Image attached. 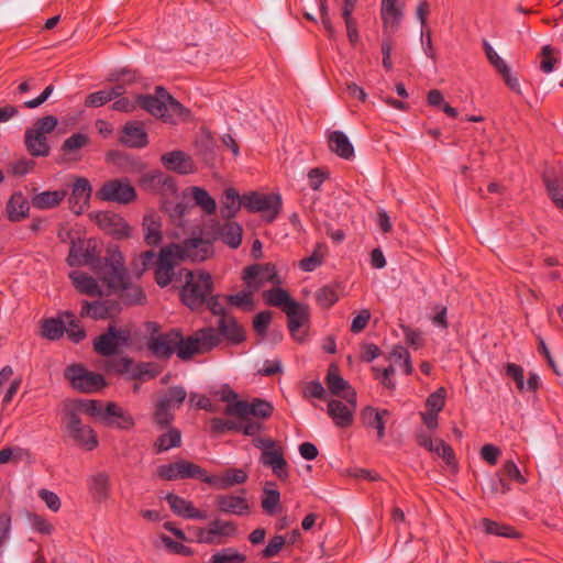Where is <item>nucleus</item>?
<instances>
[{
  "label": "nucleus",
  "instance_id": "nucleus-52",
  "mask_svg": "<svg viewBox=\"0 0 563 563\" xmlns=\"http://www.w3.org/2000/svg\"><path fill=\"white\" fill-rule=\"evenodd\" d=\"M64 319H66L65 332L67 333L69 340L74 343H79L86 338V331L80 325L78 319H76L75 314L71 312H65Z\"/></svg>",
  "mask_w": 563,
  "mask_h": 563
},
{
  "label": "nucleus",
  "instance_id": "nucleus-58",
  "mask_svg": "<svg viewBox=\"0 0 563 563\" xmlns=\"http://www.w3.org/2000/svg\"><path fill=\"white\" fill-rule=\"evenodd\" d=\"M254 291L255 290L249 288V290H244L239 294L228 296L227 300L231 306L241 308L244 311H252L254 309Z\"/></svg>",
  "mask_w": 563,
  "mask_h": 563
},
{
  "label": "nucleus",
  "instance_id": "nucleus-11",
  "mask_svg": "<svg viewBox=\"0 0 563 563\" xmlns=\"http://www.w3.org/2000/svg\"><path fill=\"white\" fill-rule=\"evenodd\" d=\"M178 244H170L161 249L156 260L155 280L158 286L166 287L175 276V267L181 262Z\"/></svg>",
  "mask_w": 563,
  "mask_h": 563
},
{
  "label": "nucleus",
  "instance_id": "nucleus-30",
  "mask_svg": "<svg viewBox=\"0 0 563 563\" xmlns=\"http://www.w3.org/2000/svg\"><path fill=\"white\" fill-rule=\"evenodd\" d=\"M161 159L167 169L181 175H187L195 170L194 161L183 151L168 152L164 154Z\"/></svg>",
  "mask_w": 563,
  "mask_h": 563
},
{
  "label": "nucleus",
  "instance_id": "nucleus-25",
  "mask_svg": "<svg viewBox=\"0 0 563 563\" xmlns=\"http://www.w3.org/2000/svg\"><path fill=\"white\" fill-rule=\"evenodd\" d=\"M103 426L120 430H131L135 426L134 418L115 402L106 405Z\"/></svg>",
  "mask_w": 563,
  "mask_h": 563
},
{
  "label": "nucleus",
  "instance_id": "nucleus-49",
  "mask_svg": "<svg viewBox=\"0 0 563 563\" xmlns=\"http://www.w3.org/2000/svg\"><path fill=\"white\" fill-rule=\"evenodd\" d=\"M65 320L55 318L45 319L42 322V336L52 341L58 340L65 332Z\"/></svg>",
  "mask_w": 563,
  "mask_h": 563
},
{
  "label": "nucleus",
  "instance_id": "nucleus-12",
  "mask_svg": "<svg viewBox=\"0 0 563 563\" xmlns=\"http://www.w3.org/2000/svg\"><path fill=\"white\" fill-rule=\"evenodd\" d=\"M273 411V405L261 398H254L252 401H235L227 405L224 409L227 416L235 417L239 420H247L251 416L256 420H265L272 416Z\"/></svg>",
  "mask_w": 563,
  "mask_h": 563
},
{
  "label": "nucleus",
  "instance_id": "nucleus-33",
  "mask_svg": "<svg viewBox=\"0 0 563 563\" xmlns=\"http://www.w3.org/2000/svg\"><path fill=\"white\" fill-rule=\"evenodd\" d=\"M217 333L222 335L228 342L239 344L245 340L244 329L238 323L235 318L228 316L220 318L218 321Z\"/></svg>",
  "mask_w": 563,
  "mask_h": 563
},
{
  "label": "nucleus",
  "instance_id": "nucleus-15",
  "mask_svg": "<svg viewBox=\"0 0 563 563\" xmlns=\"http://www.w3.org/2000/svg\"><path fill=\"white\" fill-rule=\"evenodd\" d=\"M343 398L346 400V404L336 399H332L328 404V415L334 424L340 428H346L352 424L356 409V393L354 390L346 391Z\"/></svg>",
  "mask_w": 563,
  "mask_h": 563
},
{
  "label": "nucleus",
  "instance_id": "nucleus-10",
  "mask_svg": "<svg viewBox=\"0 0 563 563\" xmlns=\"http://www.w3.org/2000/svg\"><path fill=\"white\" fill-rule=\"evenodd\" d=\"M96 196L102 201L120 205H129L137 197L134 187L128 178L111 179L103 183Z\"/></svg>",
  "mask_w": 563,
  "mask_h": 563
},
{
  "label": "nucleus",
  "instance_id": "nucleus-50",
  "mask_svg": "<svg viewBox=\"0 0 563 563\" xmlns=\"http://www.w3.org/2000/svg\"><path fill=\"white\" fill-rule=\"evenodd\" d=\"M192 199L207 214H213L217 210L216 200L201 187L191 188Z\"/></svg>",
  "mask_w": 563,
  "mask_h": 563
},
{
  "label": "nucleus",
  "instance_id": "nucleus-41",
  "mask_svg": "<svg viewBox=\"0 0 563 563\" xmlns=\"http://www.w3.org/2000/svg\"><path fill=\"white\" fill-rule=\"evenodd\" d=\"M243 206V196L240 197L234 188H228L223 192L221 200V216L223 219H232Z\"/></svg>",
  "mask_w": 563,
  "mask_h": 563
},
{
  "label": "nucleus",
  "instance_id": "nucleus-8",
  "mask_svg": "<svg viewBox=\"0 0 563 563\" xmlns=\"http://www.w3.org/2000/svg\"><path fill=\"white\" fill-rule=\"evenodd\" d=\"M156 476L167 482L189 478L202 482L205 468L194 462L181 459L173 463L159 465L156 468Z\"/></svg>",
  "mask_w": 563,
  "mask_h": 563
},
{
  "label": "nucleus",
  "instance_id": "nucleus-29",
  "mask_svg": "<svg viewBox=\"0 0 563 563\" xmlns=\"http://www.w3.org/2000/svg\"><path fill=\"white\" fill-rule=\"evenodd\" d=\"M88 492L96 503H103L110 497L111 483L110 477L104 472L91 475L87 479Z\"/></svg>",
  "mask_w": 563,
  "mask_h": 563
},
{
  "label": "nucleus",
  "instance_id": "nucleus-2",
  "mask_svg": "<svg viewBox=\"0 0 563 563\" xmlns=\"http://www.w3.org/2000/svg\"><path fill=\"white\" fill-rule=\"evenodd\" d=\"M136 102L142 109L166 123L175 124L178 119L189 115V110L162 86L156 87L154 95H139Z\"/></svg>",
  "mask_w": 563,
  "mask_h": 563
},
{
  "label": "nucleus",
  "instance_id": "nucleus-64",
  "mask_svg": "<svg viewBox=\"0 0 563 563\" xmlns=\"http://www.w3.org/2000/svg\"><path fill=\"white\" fill-rule=\"evenodd\" d=\"M555 51L551 45H544L541 49L540 68L543 73L549 74L553 71L558 59L554 56Z\"/></svg>",
  "mask_w": 563,
  "mask_h": 563
},
{
  "label": "nucleus",
  "instance_id": "nucleus-19",
  "mask_svg": "<svg viewBox=\"0 0 563 563\" xmlns=\"http://www.w3.org/2000/svg\"><path fill=\"white\" fill-rule=\"evenodd\" d=\"M99 261L95 245L90 241H80L73 243L69 249L67 263L69 266H92L95 267Z\"/></svg>",
  "mask_w": 563,
  "mask_h": 563
},
{
  "label": "nucleus",
  "instance_id": "nucleus-26",
  "mask_svg": "<svg viewBox=\"0 0 563 563\" xmlns=\"http://www.w3.org/2000/svg\"><path fill=\"white\" fill-rule=\"evenodd\" d=\"M97 222L100 229L117 239L128 238L130 235L131 227L117 213H99L97 216Z\"/></svg>",
  "mask_w": 563,
  "mask_h": 563
},
{
  "label": "nucleus",
  "instance_id": "nucleus-36",
  "mask_svg": "<svg viewBox=\"0 0 563 563\" xmlns=\"http://www.w3.org/2000/svg\"><path fill=\"white\" fill-rule=\"evenodd\" d=\"M30 203L22 192H14L5 206L7 217L11 222H20L29 214Z\"/></svg>",
  "mask_w": 563,
  "mask_h": 563
},
{
  "label": "nucleus",
  "instance_id": "nucleus-6",
  "mask_svg": "<svg viewBox=\"0 0 563 563\" xmlns=\"http://www.w3.org/2000/svg\"><path fill=\"white\" fill-rule=\"evenodd\" d=\"M282 197L278 194L251 191L243 195V207L252 213H262L267 222H273L282 210Z\"/></svg>",
  "mask_w": 563,
  "mask_h": 563
},
{
  "label": "nucleus",
  "instance_id": "nucleus-45",
  "mask_svg": "<svg viewBox=\"0 0 563 563\" xmlns=\"http://www.w3.org/2000/svg\"><path fill=\"white\" fill-rule=\"evenodd\" d=\"M325 383L329 391L332 395L340 396L342 391L352 390L349 383L340 375L339 368L335 364H330L325 377Z\"/></svg>",
  "mask_w": 563,
  "mask_h": 563
},
{
  "label": "nucleus",
  "instance_id": "nucleus-54",
  "mask_svg": "<svg viewBox=\"0 0 563 563\" xmlns=\"http://www.w3.org/2000/svg\"><path fill=\"white\" fill-rule=\"evenodd\" d=\"M384 416H388L387 410L377 411L368 407L364 411V418L367 419L368 426L377 430L378 440H382L385 435Z\"/></svg>",
  "mask_w": 563,
  "mask_h": 563
},
{
  "label": "nucleus",
  "instance_id": "nucleus-3",
  "mask_svg": "<svg viewBox=\"0 0 563 563\" xmlns=\"http://www.w3.org/2000/svg\"><path fill=\"white\" fill-rule=\"evenodd\" d=\"M186 284L180 291L181 300L195 310L206 303L213 289L212 277L207 272L186 271Z\"/></svg>",
  "mask_w": 563,
  "mask_h": 563
},
{
  "label": "nucleus",
  "instance_id": "nucleus-40",
  "mask_svg": "<svg viewBox=\"0 0 563 563\" xmlns=\"http://www.w3.org/2000/svg\"><path fill=\"white\" fill-rule=\"evenodd\" d=\"M25 146L29 153L35 157H46L51 150L46 136L31 129L25 132Z\"/></svg>",
  "mask_w": 563,
  "mask_h": 563
},
{
  "label": "nucleus",
  "instance_id": "nucleus-46",
  "mask_svg": "<svg viewBox=\"0 0 563 563\" xmlns=\"http://www.w3.org/2000/svg\"><path fill=\"white\" fill-rule=\"evenodd\" d=\"M388 360L391 362L390 365H394L395 369L399 367L406 375H410L413 371L410 353L402 345L394 346L389 353Z\"/></svg>",
  "mask_w": 563,
  "mask_h": 563
},
{
  "label": "nucleus",
  "instance_id": "nucleus-47",
  "mask_svg": "<svg viewBox=\"0 0 563 563\" xmlns=\"http://www.w3.org/2000/svg\"><path fill=\"white\" fill-rule=\"evenodd\" d=\"M263 298L265 303L272 307L282 308L284 312L286 307H289L290 303L295 302L289 294L280 287H275L264 291Z\"/></svg>",
  "mask_w": 563,
  "mask_h": 563
},
{
  "label": "nucleus",
  "instance_id": "nucleus-14",
  "mask_svg": "<svg viewBox=\"0 0 563 563\" xmlns=\"http://www.w3.org/2000/svg\"><path fill=\"white\" fill-rule=\"evenodd\" d=\"M243 280L247 288L252 290L260 289L266 283H272L274 285L282 284L275 266L271 263L246 266L243 271Z\"/></svg>",
  "mask_w": 563,
  "mask_h": 563
},
{
  "label": "nucleus",
  "instance_id": "nucleus-56",
  "mask_svg": "<svg viewBox=\"0 0 563 563\" xmlns=\"http://www.w3.org/2000/svg\"><path fill=\"white\" fill-rule=\"evenodd\" d=\"M170 409V407L166 406L161 400L156 402L153 419L155 424L161 430H165L166 428L172 427V422L174 421V415L172 413Z\"/></svg>",
  "mask_w": 563,
  "mask_h": 563
},
{
  "label": "nucleus",
  "instance_id": "nucleus-28",
  "mask_svg": "<svg viewBox=\"0 0 563 563\" xmlns=\"http://www.w3.org/2000/svg\"><path fill=\"white\" fill-rule=\"evenodd\" d=\"M106 161L115 165L120 172L126 174H137L144 170V163L130 154L119 151H110L106 154Z\"/></svg>",
  "mask_w": 563,
  "mask_h": 563
},
{
  "label": "nucleus",
  "instance_id": "nucleus-35",
  "mask_svg": "<svg viewBox=\"0 0 563 563\" xmlns=\"http://www.w3.org/2000/svg\"><path fill=\"white\" fill-rule=\"evenodd\" d=\"M69 278L74 287L87 296H101L102 290L98 282L88 274L80 271H73L69 273Z\"/></svg>",
  "mask_w": 563,
  "mask_h": 563
},
{
  "label": "nucleus",
  "instance_id": "nucleus-32",
  "mask_svg": "<svg viewBox=\"0 0 563 563\" xmlns=\"http://www.w3.org/2000/svg\"><path fill=\"white\" fill-rule=\"evenodd\" d=\"M543 184L547 188V192L553 203L563 209V178L562 176L553 168L545 169L542 175Z\"/></svg>",
  "mask_w": 563,
  "mask_h": 563
},
{
  "label": "nucleus",
  "instance_id": "nucleus-38",
  "mask_svg": "<svg viewBox=\"0 0 563 563\" xmlns=\"http://www.w3.org/2000/svg\"><path fill=\"white\" fill-rule=\"evenodd\" d=\"M330 150L338 156L350 159L354 156V147L349 137L341 131H333L328 136Z\"/></svg>",
  "mask_w": 563,
  "mask_h": 563
},
{
  "label": "nucleus",
  "instance_id": "nucleus-37",
  "mask_svg": "<svg viewBox=\"0 0 563 563\" xmlns=\"http://www.w3.org/2000/svg\"><path fill=\"white\" fill-rule=\"evenodd\" d=\"M141 186L148 191L175 190L173 179L162 172H152L141 178Z\"/></svg>",
  "mask_w": 563,
  "mask_h": 563
},
{
  "label": "nucleus",
  "instance_id": "nucleus-5",
  "mask_svg": "<svg viewBox=\"0 0 563 563\" xmlns=\"http://www.w3.org/2000/svg\"><path fill=\"white\" fill-rule=\"evenodd\" d=\"M189 531L192 533L191 541L209 545H223L239 533L234 521L221 518L213 519L206 527L189 528Z\"/></svg>",
  "mask_w": 563,
  "mask_h": 563
},
{
  "label": "nucleus",
  "instance_id": "nucleus-51",
  "mask_svg": "<svg viewBox=\"0 0 563 563\" xmlns=\"http://www.w3.org/2000/svg\"><path fill=\"white\" fill-rule=\"evenodd\" d=\"M268 486H274V483H267L263 490L262 508L267 515H274L277 512L280 503V494L277 489Z\"/></svg>",
  "mask_w": 563,
  "mask_h": 563
},
{
  "label": "nucleus",
  "instance_id": "nucleus-23",
  "mask_svg": "<svg viewBox=\"0 0 563 563\" xmlns=\"http://www.w3.org/2000/svg\"><path fill=\"white\" fill-rule=\"evenodd\" d=\"M119 141L131 148H143L148 144L147 133L142 122L130 121L124 124Z\"/></svg>",
  "mask_w": 563,
  "mask_h": 563
},
{
  "label": "nucleus",
  "instance_id": "nucleus-16",
  "mask_svg": "<svg viewBox=\"0 0 563 563\" xmlns=\"http://www.w3.org/2000/svg\"><path fill=\"white\" fill-rule=\"evenodd\" d=\"M67 431L70 438L87 451L98 446V439L91 427L82 424L75 410L67 411Z\"/></svg>",
  "mask_w": 563,
  "mask_h": 563
},
{
  "label": "nucleus",
  "instance_id": "nucleus-4",
  "mask_svg": "<svg viewBox=\"0 0 563 563\" xmlns=\"http://www.w3.org/2000/svg\"><path fill=\"white\" fill-rule=\"evenodd\" d=\"M220 341L217 330L211 327L199 329L188 336L181 334L177 357L185 362L190 361L195 355L210 352Z\"/></svg>",
  "mask_w": 563,
  "mask_h": 563
},
{
  "label": "nucleus",
  "instance_id": "nucleus-9",
  "mask_svg": "<svg viewBox=\"0 0 563 563\" xmlns=\"http://www.w3.org/2000/svg\"><path fill=\"white\" fill-rule=\"evenodd\" d=\"M150 327H153V332L147 346L152 354L157 358H169L174 353L177 355L178 345L181 342V330L174 328L166 333H155L157 325L150 323Z\"/></svg>",
  "mask_w": 563,
  "mask_h": 563
},
{
  "label": "nucleus",
  "instance_id": "nucleus-34",
  "mask_svg": "<svg viewBox=\"0 0 563 563\" xmlns=\"http://www.w3.org/2000/svg\"><path fill=\"white\" fill-rule=\"evenodd\" d=\"M144 241L150 246H156L162 242V222L155 212L146 213L143 218Z\"/></svg>",
  "mask_w": 563,
  "mask_h": 563
},
{
  "label": "nucleus",
  "instance_id": "nucleus-42",
  "mask_svg": "<svg viewBox=\"0 0 563 563\" xmlns=\"http://www.w3.org/2000/svg\"><path fill=\"white\" fill-rule=\"evenodd\" d=\"M181 445V431L177 428L169 427L153 443L156 453H163Z\"/></svg>",
  "mask_w": 563,
  "mask_h": 563
},
{
  "label": "nucleus",
  "instance_id": "nucleus-55",
  "mask_svg": "<svg viewBox=\"0 0 563 563\" xmlns=\"http://www.w3.org/2000/svg\"><path fill=\"white\" fill-rule=\"evenodd\" d=\"M246 555L239 551L227 548L212 554L208 563H245Z\"/></svg>",
  "mask_w": 563,
  "mask_h": 563
},
{
  "label": "nucleus",
  "instance_id": "nucleus-39",
  "mask_svg": "<svg viewBox=\"0 0 563 563\" xmlns=\"http://www.w3.org/2000/svg\"><path fill=\"white\" fill-rule=\"evenodd\" d=\"M67 191L64 189L60 190H46L40 194H36L32 197L31 203L34 208L38 210L53 209L60 205V202L66 198Z\"/></svg>",
  "mask_w": 563,
  "mask_h": 563
},
{
  "label": "nucleus",
  "instance_id": "nucleus-1",
  "mask_svg": "<svg viewBox=\"0 0 563 563\" xmlns=\"http://www.w3.org/2000/svg\"><path fill=\"white\" fill-rule=\"evenodd\" d=\"M97 273L110 289L120 290V298L125 303L142 305L145 301L143 289L139 285L130 283L124 257L117 246L107 250V255Z\"/></svg>",
  "mask_w": 563,
  "mask_h": 563
},
{
  "label": "nucleus",
  "instance_id": "nucleus-48",
  "mask_svg": "<svg viewBox=\"0 0 563 563\" xmlns=\"http://www.w3.org/2000/svg\"><path fill=\"white\" fill-rule=\"evenodd\" d=\"M482 525L484 527V530L488 534H494L498 537H505V538H511V539H519L521 538V533L518 532L514 527L499 523L496 521H493L490 519H483Z\"/></svg>",
  "mask_w": 563,
  "mask_h": 563
},
{
  "label": "nucleus",
  "instance_id": "nucleus-44",
  "mask_svg": "<svg viewBox=\"0 0 563 563\" xmlns=\"http://www.w3.org/2000/svg\"><path fill=\"white\" fill-rule=\"evenodd\" d=\"M220 239L231 249H238L242 243L243 229L238 222H227L220 229Z\"/></svg>",
  "mask_w": 563,
  "mask_h": 563
},
{
  "label": "nucleus",
  "instance_id": "nucleus-63",
  "mask_svg": "<svg viewBox=\"0 0 563 563\" xmlns=\"http://www.w3.org/2000/svg\"><path fill=\"white\" fill-rule=\"evenodd\" d=\"M210 428L211 431L216 434L225 433L229 431H235L238 432V429L240 428V423L238 421L223 419V418H212L210 420Z\"/></svg>",
  "mask_w": 563,
  "mask_h": 563
},
{
  "label": "nucleus",
  "instance_id": "nucleus-17",
  "mask_svg": "<svg viewBox=\"0 0 563 563\" xmlns=\"http://www.w3.org/2000/svg\"><path fill=\"white\" fill-rule=\"evenodd\" d=\"M216 509L225 515L247 516L251 507L244 496L234 494L216 495L213 499Z\"/></svg>",
  "mask_w": 563,
  "mask_h": 563
},
{
  "label": "nucleus",
  "instance_id": "nucleus-24",
  "mask_svg": "<svg viewBox=\"0 0 563 563\" xmlns=\"http://www.w3.org/2000/svg\"><path fill=\"white\" fill-rule=\"evenodd\" d=\"M165 500L168 503L170 510L179 517L197 520H206L208 518L206 511L196 508L191 501L174 493H168L165 496Z\"/></svg>",
  "mask_w": 563,
  "mask_h": 563
},
{
  "label": "nucleus",
  "instance_id": "nucleus-27",
  "mask_svg": "<svg viewBox=\"0 0 563 563\" xmlns=\"http://www.w3.org/2000/svg\"><path fill=\"white\" fill-rule=\"evenodd\" d=\"M247 474L242 468H229L223 476L209 475L205 470L202 482L213 486L217 489H229L235 485L245 483Z\"/></svg>",
  "mask_w": 563,
  "mask_h": 563
},
{
  "label": "nucleus",
  "instance_id": "nucleus-31",
  "mask_svg": "<svg viewBox=\"0 0 563 563\" xmlns=\"http://www.w3.org/2000/svg\"><path fill=\"white\" fill-rule=\"evenodd\" d=\"M260 461L263 465L272 468L273 473L282 481H286L289 476L287 461L282 450H263Z\"/></svg>",
  "mask_w": 563,
  "mask_h": 563
},
{
  "label": "nucleus",
  "instance_id": "nucleus-22",
  "mask_svg": "<svg viewBox=\"0 0 563 563\" xmlns=\"http://www.w3.org/2000/svg\"><path fill=\"white\" fill-rule=\"evenodd\" d=\"M91 197V186L87 178L77 177L71 186L68 198L69 208L75 214H81L88 207Z\"/></svg>",
  "mask_w": 563,
  "mask_h": 563
},
{
  "label": "nucleus",
  "instance_id": "nucleus-61",
  "mask_svg": "<svg viewBox=\"0 0 563 563\" xmlns=\"http://www.w3.org/2000/svg\"><path fill=\"white\" fill-rule=\"evenodd\" d=\"M89 143V137L84 133H75L67 137L62 144V151L65 153H73Z\"/></svg>",
  "mask_w": 563,
  "mask_h": 563
},
{
  "label": "nucleus",
  "instance_id": "nucleus-62",
  "mask_svg": "<svg viewBox=\"0 0 563 563\" xmlns=\"http://www.w3.org/2000/svg\"><path fill=\"white\" fill-rule=\"evenodd\" d=\"M483 48L485 51L486 57L489 63L495 67V69L500 73H507V63L497 54V52L493 48V46L486 41H483Z\"/></svg>",
  "mask_w": 563,
  "mask_h": 563
},
{
  "label": "nucleus",
  "instance_id": "nucleus-7",
  "mask_svg": "<svg viewBox=\"0 0 563 563\" xmlns=\"http://www.w3.org/2000/svg\"><path fill=\"white\" fill-rule=\"evenodd\" d=\"M65 377L70 382L71 387L80 393H97L106 386V380L101 374L87 371L79 364L68 366L65 371Z\"/></svg>",
  "mask_w": 563,
  "mask_h": 563
},
{
  "label": "nucleus",
  "instance_id": "nucleus-60",
  "mask_svg": "<svg viewBox=\"0 0 563 563\" xmlns=\"http://www.w3.org/2000/svg\"><path fill=\"white\" fill-rule=\"evenodd\" d=\"M317 301L324 308L332 307L339 300V294L333 286H323L316 294Z\"/></svg>",
  "mask_w": 563,
  "mask_h": 563
},
{
  "label": "nucleus",
  "instance_id": "nucleus-18",
  "mask_svg": "<svg viewBox=\"0 0 563 563\" xmlns=\"http://www.w3.org/2000/svg\"><path fill=\"white\" fill-rule=\"evenodd\" d=\"M285 313L287 314L288 318V329L291 336L296 341L302 342L306 334L305 331H302L301 329L309 321L308 307L295 301L290 303L289 307L285 308Z\"/></svg>",
  "mask_w": 563,
  "mask_h": 563
},
{
  "label": "nucleus",
  "instance_id": "nucleus-20",
  "mask_svg": "<svg viewBox=\"0 0 563 563\" xmlns=\"http://www.w3.org/2000/svg\"><path fill=\"white\" fill-rule=\"evenodd\" d=\"M121 311L120 303L115 300L106 299L101 301L89 302L85 300L80 310L81 317H89L93 320H103L114 318Z\"/></svg>",
  "mask_w": 563,
  "mask_h": 563
},
{
  "label": "nucleus",
  "instance_id": "nucleus-13",
  "mask_svg": "<svg viewBox=\"0 0 563 563\" xmlns=\"http://www.w3.org/2000/svg\"><path fill=\"white\" fill-rule=\"evenodd\" d=\"M130 340V332L109 325L108 330L95 338L93 350L101 356H111L119 352L120 347Z\"/></svg>",
  "mask_w": 563,
  "mask_h": 563
},
{
  "label": "nucleus",
  "instance_id": "nucleus-57",
  "mask_svg": "<svg viewBox=\"0 0 563 563\" xmlns=\"http://www.w3.org/2000/svg\"><path fill=\"white\" fill-rule=\"evenodd\" d=\"M77 408L90 417L97 418L101 423L104 420L106 406L100 400H80Z\"/></svg>",
  "mask_w": 563,
  "mask_h": 563
},
{
  "label": "nucleus",
  "instance_id": "nucleus-21",
  "mask_svg": "<svg viewBox=\"0 0 563 563\" xmlns=\"http://www.w3.org/2000/svg\"><path fill=\"white\" fill-rule=\"evenodd\" d=\"M178 250L183 261L188 258L192 262H202L213 253L211 242L201 238L186 240L183 245L178 244Z\"/></svg>",
  "mask_w": 563,
  "mask_h": 563
},
{
  "label": "nucleus",
  "instance_id": "nucleus-59",
  "mask_svg": "<svg viewBox=\"0 0 563 563\" xmlns=\"http://www.w3.org/2000/svg\"><path fill=\"white\" fill-rule=\"evenodd\" d=\"M187 393L184 387L181 386H173L168 389L167 394L159 398L162 402H164L166 406L173 408L177 407L179 408L185 399H186Z\"/></svg>",
  "mask_w": 563,
  "mask_h": 563
},
{
  "label": "nucleus",
  "instance_id": "nucleus-53",
  "mask_svg": "<svg viewBox=\"0 0 563 563\" xmlns=\"http://www.w3.org/2000/svg\"><path fill=\"white\" fill-rule=\"evenodd\" d=\"M431 452L441 457L453 472H457V461L454 451L446 442L440 439L435 440Z\"/></svg>",
  "mask_w": 563,
  "mask_h": 563
},
{
  "label": "nucleus",
  "instance_id": "nucleus-43",
  "mask_svg": "<svg viewBox=\"0 0 563 563\" xmlns=\"http://www.w3.org/2000/svg\"><path fill=\"white\" fill-rule=\"evenodd\" d=\"M401 18L402 12L399 8H397L396 0H383L382 19L385 30L389 29L390 31H396L399 26Z\"/></svg>",
  "mask_w": 563,
  "mask_h": 563
}]
</instances>
